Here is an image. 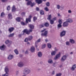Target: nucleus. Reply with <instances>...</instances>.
<instances>
[{
  "label": "nucleus",
  "mask_w": 76,
  "mask_h": 76,
  "mask_svg": "<svg viewBox=\"0 0 76 76\" xmlns=\"http://www.w3.org/2000/svg\"><path fill=\"white\" fill-rule=\"evenodd\" d=\"M31 73V70L30 69L26 68L23 70V75H28Z\"/></svg>",
  "instance_id": "f257e3e1"
},
{
  "label": "nucleus",
  "mask_w": 76,
  "mask_h": 76,
  "mask_svg": "<svg viewBox=\"0 0 76 76\" xmlns=\"http://www.w3.org/2000/svg\"><path fill=\"white\" fill-rule=\"evenodd\" d=\"M5 72H6V73L4 75H2V76H9V69L8 67L6 66L5 68Z\"/></svg>",
  "instance_id": "f03ea898"
},
{
  "label": "nucleus",
  "mask_w": 76,
  "mask_h": 76,
  "mask_svg": "<svg viewBox=\"0 0 76 76\" xmlns=\"http://www.w3.org/2000/svg\"><path fill=\"white\" fill-rule=\"evenodd\" d=\"M32 36H30L28 37V38H26L24 40L25 42H27L28 41H30L32 39Z\"/></svg>",
  "instance_id": "7ed1b4c3"
},
{
  "label": "nucleus",
  "mask_w": 76,
  "mask_h": 76,
  "mask_svg": "<svg viewBox=\"0 0 76 76\" xmlns=\"http://www.w3.org/2000/svg\"><path fill=\"white\" fill-rule=\"evenodd\" d=\"M66 35V31H63L60 33V36L61 37H64Z\"/></svg>",
  "instance_id": "20e7f679"
},
{
  "label": "nucleus",
  "mask_w": 76,
  "mask_h": 76,
  "mask_svg": "<svg viewBox=\"0 0 76 76\" xmlns=\"http://www.w3.org/2000/svg\"><path fill=\"white\" fill-rule=\"evenodd\" d=\"M67 58V56L66 55H64L61 58V61H64L66 60V58Z\"/></svg>",
  "instance_id": "39448f33"
},
{
  "label": "nucleus",
  "mask_w": 76,
  "mask_h": 76,
  "mask_svg": "<svg viewBox=\"0 0 76 76\" xmlns=\"http://www.w3.org/2000/svg\"><path fill=\"white\" fill-rule=\"evenodd\" d=\"M60 57V52L58 54L56 55V57L54 58V59L55 60H56L58 59Z\"/></svg>",
  "instance_id": "423d86ee"
},
{
  "label": "nucleus",
  "mask_w": 76,
  "mask_h": 76,
  "mask_svg": "<svg viewBox=\"0 0 76 76\" xmlns=\"http://www.w3.org/2000/svg\"><path fill=\"white\" fill-rule=\"evenodd\" d=\"M63 26L64 27H67L69 26V23L67 21L64 22L63 23Z\"/></svg>",
  "instance_id": "0eeeda50"
},
{
  "label": "nucleus",
  "mask_w": 76,
  "mask_h": 76,
  "mask_svg": "<svg viewBox=\"0 0 76 76\" xmlns=\"http://www.w3.org/2000/svg\"><path fill=\"white\" fill-rule=\"evenodd\" d=\"M41 41V39H39L35 42V46L36 48H37L38 47V42H39Z\"/></svg>",
  "instance_id": "6e6552de"
},
{
  "label": "nucleus",
  "mask_w": 76,
  "mask_h": 76,
  "mask_svg": "<svg viewBox=\"0 0 76 76\" xmlns=\"http://www.w3.org/2000/svg\"><path fill=\"white\" fill-rule=\"evenodd\" d=\"M47 34H48V31H45L44 33H42L41 34V36H45V37L47 36Z\"/></svg>",
  "instance_id": "1a4fd4ad"
},
{
  "label": "nucleus",
  "mask_w": 76,
  "mask_h": 76,
  "mask_svg": "<svg viewBox=\"0 0 76 76\" xmlns=\"http://www.w3.org/2000/svg\"><path fill=\"white\" fill-rule=\"evenodd\" d=\"M23 32V33H26V34H29V32L28 31V29H25L24 30Z\"/></svg>",
  "instance_id": "9d476101"
},
{
  "label": "nucleus",
  "mask_w": 76,
  "mask_h": 76,
  "mask_svg": "<svg viewBox=\"0 0 76 76\" xmlns=\"http://www.w3.org/2000/svg\"><path fill=\"white\" fill-rule=\"evenodd\" d=\"M69 42L72 44H75V41L73 39H69Z\"/></svg>",
  "instance_id": "9b49d317"
},
{
  "label": "nucleus",
  "mask_w": 76,
  "mask_h": 76,
  "mask_svg": "<svg viewBox=\"0 0 76 76\" xmlns=\"http://www.w3.org/2000/svg\"><path fill=\"white\" fill-rule=\"evenodd\" d=\"M23 63L22 62H20L18 64V66L20 67H23Z\"/></svg>",
  "instance_id": "f8f14e48"
},
{
  "label": "nucleus",
  "mask_w": 76,
  "mask_h": 76,
  "mask_svg": "<svg viewBox=\"0 0 76 76\" xmlns=\"http://www.w3.org/2000/svg\"><path fill=\"white\" fill-rule=\"evenodd\" d=\"M6 48V46L4 45H3L2 46H0V49L1 50H4Z\"/></svg>",
  "instance_id": "ddd939ff"
},
{
  "label": "nucleus",
  "mask_w": 76,
  "mask_h": 76,
  "mask_svg": "<svg viewBox=\"0 0 76 76\" xmlns=\"http://www.w3.org/2000/svg\"><path fill=\"white\" fill-rule=\"evenodd\" d=\"M66 20L68 23L69 22V23H72L73 22V20L72 19L69 18Z\"/></svg>",
  "instance_id": "4468645a"
},
{
  "label": "nucleus",
  "mask_w": 76,
  "mask_h": 76,
  "mask_svg": "<svg viewBox=\"0 0 76 76\" xmlns=\"http://www.w3.org/2000/svg\"><path fill=\"white\" fill-rule=\"evenodd\" d=\"M21 19H22V18L20 17H17L16 18V20L18 22H20Z\"/></svg>",
  "instance_id": "2eb2a0df"
},
{
  "label": "nucleus",
  "mask_w": 76,
  "mask_h": 76,
  "mask_svg": "<svg viewBox=\"0 0 76 76\" xmlns=\"http://www.w3.org/2000/svg\"><path fill=\"white\" fill-rule=\"evenodd\" d=\"M5 43L6 44H9H9H12V42H10V41H9V40H7L5 41Z\"/></svg>",
  "instance_id": "dca6fc26"
},
{
  "label": "nucleus",
  "mask_w": 76,
  "mask_h": 76,
  "mask_svg": "<svg viewBox=\"0 0 76 76\" xmlns=\"http://www.w3.org/2000/svg\"><path fill=\"white\" fill-rule=\"evenodd\" d=\"M14 29H15V28H14L11 27L9 28L8 31L10 32H12V31H13V30H14Z\"/></svg>",
  "instance_id": "f3484780"
},
{
  "label": "nucleus",
  "mask_w": 76,
  "mask_h": 76,
  "mask_svg": "<svg viewBox=\"0 0 76 76\" xmlns=\"http://www.w3.org/2000/svg\"><path fill=\"white\" fill-rule=\"evenodd\" d=\"M76 64H74L73 65L72 67L71 68V69L72 70V71H73L74 70H75V69H76Z\"/></svg>",
  "instance_id": "a211bd4d"
},
{
  "label": "nucleus",
  "mask_w": 76,
  "mask_h": 76,
  "mask_svg": "<svg viewBox=\"0 0 76 76\" xmlns=\"http://www.w3.org/2000/svg\"><path fill=\"white\" fill-rule=\"evenodd\" d=\"M36 1L38 4L42 3V0H36Z\"/></svg>",
  "instance_id": "6ab92c4d"
},
{
  "label": "nucleus",
  "mask_w": 76,
  "mask_h": 76,
  "mask_svg": "<svg viewBox=\"0 0 76 76\" xmlns=\"http://www.w3.org/2000/svg\"><path fill=\"white\" fill-rule=\"evenodd\" d=\"M28 26L31 29H33L34 28V26L32 24H28Z\"/></svg>",
  "instance_id": "aec40b11"
},
{
  "label": "nucleus",
  "mask_w": 76,
  "mask_h": 76,
  "mask_svg": "<svg viewBox=\"0 0 76 76\" xmlns=\"http://www.w3.org/2000/svg\"><path fill=\"white\" fill-rule=\"evenodd\" d=\"M30 50L32 53H34L35 51V48L34 47H32L31 48Z\"/></svg>",
  "instance_id": "412c9836"
},
{
  "label": "nucleus",
  "mask_w": 76,
  "mask_h": 76,
  "mask_svg": "<svg viewBox=\"0 0 76 76\" xmlns=\"http://www.w3.org/2000/svg\"><path fill=\"white\" fill-rule=\"evenodd\" d=\"M42 54V52H38V56L39 57H41Z\"/></svg>",
  "instance_id": "4be33fe9"
},
{
  "label": "nucleus",
  "mask_w": 76,
  "mask_h": 76,
  "mask_svg": "<svg viewBox=\"0 0 76 76\" xmlns=\"http://www.w3.org/2000/svg\"><path fill=\"white\" fill-rule=\"evenodd\" d=\"M13 58V56L10 55H9L8 57V60H11V59H12Z\"/></svg>",
  "instance_id": "5701e85b"
},
{
  "label": "nucleus",
  "mask_w": 76,
  "mask_h": 76,
  "mask_svg": "<svg viewBox=\"0 0 76 76\" xmlns=\"http://www.w3.org/2000/svg\"><path fill=\"white\" fill-rule=\"evenodd\" d=\"M48 63H50V64H53V61L52 59H49L48 60Z\"/></svg>",
  "instance_id": "b1692460"
},
{
  "label": "nucleus",
  "mask_w": 76,
  "mask_h": 76,
  "mask_svg": "<svg viewBox=\"0 0 76 76\" xmlns=\"http://www.w3.org/2000/svg\"><path fill=\"white\" fill-rule=\"evenodd\" d=\"M56 54V51H53L51 53V55L52 56H55Z\"/></svg>",
  "instance_id": "393cba45"
},
{
  "label": "nucleus",
  "mask_w": 76,
  "mask_h": 76,
  "mask_svg": "<svg viewBox=\"0 0 76 76\" xmlns=\"http://www.w3.org/2000/svg\"><path fill=\"white\" fill-rule=\"evenodd\" d=\"M28 22H30L31 21V18H28H28H26V23H28Z\"/></svg>",
  "instance_id": "a878e982"
},
{
  "label": "nucleus",
  "mask_w": 76,
  "mask_h": 76,
  "mask_svg": "<svg viewBox=\"0 0 76 76\" xmlns=\"http://www.w3.org/2000/svg\"><path fill=\"white\" fill-rule=\"evenodd\" d=\"M15 10L16 9L15 8V5H13L12 7V12H15Z\"/></svg>",
  "instance_id": "bb28decb"
},
{
  "label": "nucleus",
  "mask_w": 76,
  "mask_h": 76,
  "mask_svg": "<svg viewBox=\"0 0 76 76\" xmlns=\"http://www.w3.org/2000/svg\"><path fill=\"white\" fill-rule=\"evenodd\" d=\"M9 18L10 19H12V15L11 14H9L8 15Z\"/></svg>",
  "instance_id": "cd10ccee"
},
{
  "label": "nucleus",
  "mask_w": 76,
  "mask_h": 76,
  "mask_svg": "<svg viewBox=\"0 0 76 76\" xmlns=\"http://www.w3.org/2000/svg\"><path fill=\"white\" fill-rule=\"evenodd\" d=\"M40 13L41 14V15H44V12L43 10H41L40 11Z\"/></svg>",
  "instance_id": "c85d7f7f"
},
{
  "label": "nucleus",
  "mask_w": 76,
  "mask_h": 76,
  "mask_svg": "<svg viewBox=\"0 0 76 76\" xmlns=\"http://www.w3.org/2000/svg\"><path fill=\"white\" fill-rule=\"evenodd\" d=\"M14 35H15V34L14 33L10 34L8 35V37H13V36H14Z\"/></svg>",
  "instance_id": "c756f323"
},
{
  "label": "nucleus",
  "mask_w": 76,
  "mask_h": 76,
  "mask_svg": "<svg viewBox=\"0 0 76 76\" xmlns=\"http://www.w3.org/2000/svg\"><path fill=\"white\" fill-rule=\"evenodd\" d=\"M44 10L46 12H48V11H49V9L47 7H45V8H44Z\"/></svg>",
  "instance_id": "7c9ffc66"
},
{
  "label": "nucleus",
  "mask_w": 76,
  "mask_h": 76,
  "mask_svg": "<svg viewBox=\"0 0 76 76\" xmlns=\"http://www.w3.org/2000/svg\"><path fill=\"white\" fill-rule=\"evenodd\" d=\"M32 3V2L31 1H28L27 2V5L28 6H29V5H31V3Z\"/></svg>",
  "instance_id": "2f4dec72"
},
{
  "label": "nucleus",
  "mask_w": 76,
  "mask_h": 76,
  "mask_svg": "<svg viewBox=\"0 0 76 76\" xmlns=\"http://www.w3.org/2000/svg\"><path fill=\"white\" fill-rule=\"evenodd\" d=\"M51 15H49L48 19L49 20H51Z\"/></svg>",
  "instance_id": "473e14b6"
},
{
  "label": "nucleus",
  "mask_w": 76,
  "mask_h": 76,
  "mask_svg": "<svg viewBox=\"0 0 76 76\" xmlns=\"http://www.w3.org/2000/svg\"><path fill=\"white\" fill-rule=\"evenodd\" d=\"M44 25L46 27H48L49 26V24L47 23H45Z\"/></svg>",
  "instance_id": "72a5a7b5"
},
{
  "label": "nucleus",
  "mask_w": 76,
  "mask_h": 76,
  "mask_svg": "<svg viewBox=\"0 0 76 76\" xmlns=\"http://www.w3.org/2000/svg\"><path fill=\"white\" fill-rule=\"evenodd\" d=\"M48 46L49 48H51V45L50 43H48Z\"/></svg>",
  "instance_id": "f704fd0d"
},
{
  "label": "nucleus",
  "mask_w": 76,
  "mask_h": 76,
  "mask_svg": "<svg viewBox=\"0 0 76 76\" xmlns=\"http://www.w3.org/2000/svg\"><path fill=\"white\" fill-rule=\"evenodd\" d=\"M70 42H69V41H66V45H68V46H69V45H70Z\"/></svg>",
  "instance_id": "c9c22d12"
},
{
  "label": "nucleus",
  "mask_w": 76,
  "mask_h": 76,
  "mask_svg": "<svg viewBox=\"0 0 76 76\" xmlns=\"http://www.w3.org/2000/svg\"><path fill=\"white\" fill-rule=\"evenodd\" d=\"M50 20V23L51 25H53L54 23V21L52 20Z\"/></svg>",
  "instance_id": "e433bc0d"
},
{
  "label": "nucleus",
  "mask_w": 76,
  "mask_h": 76,
  "mask_svg": "<svg viewBox=\"0 0 76 76\" xmlns=\"http://www.w3.org/2000/svg\"><path fill=\"white\" fill-rule=\"evenodd\" d=\"M61 75L62 74L61 73H58L56 75V76H61Z\"/></svg>",
  "instance_id": "4c0bfd02"
},
{
  "label": "nucleus",
  "mask_w": 76,
  "mask_h": 76,
  "mask_svg": "<svg viewBox=\"0 0 76 76\" xmlns=\"http://www.w3.org/2000/svg\"><path fill=\"white\" fill-rule=\"evenodd\" d=\"M37 19V18L36 17H34L33 18V22H35V20H36Z\"/></svg>",
  "instance_id": "58836bf2"
},
{
  "label": "nucleus",
  "mask_w": 76,
  "mask_h": 76,
  "mask_svg": "<svg viewBox=\"0 0 76 76\" xmlns=\"http://www.w3.org/2000/svg\"><path fill=\"white\" fill-rule=\"evenodd\" d=\"M43 27H44V24H43L39 25V28H43Z\"/></svg>",
  "instance_id": "ea45409f"
},
{
  "label": "nucleus",
  "mask_w": 76,
  "mask_h": 76,
  "mask_svg": "<svg viewBox=\"0 0 76 76\" xmlns=\"http://www.w3.org/2000/svg\"><path fill=\"white\" fill-rule=\"evenodd\" d=\"M57 26L58 28H61V24H59Z\"/></svg>",
  "instance_id": "a19ab883"
},
{
  "label": "nucleus",
  "mask_w": 76,
  "mask_h": 76,
  "mask_svg": "<svg viewBox=\"0 0 76 76\" xmlns=\"http://www.w3.org/2000/svg\"><path fill=\"white\" fill-rule=\"evenodd\" d=\"M14 52L16 54H18V50L17 49H15L14 50Z\"/></svg>",
  "instance_id": "79ce46f5"
},
{
  "label": "nucleus",
  "mask_w": 76,
  "mask_h": 76,
  "mask_svg": "<svg viewBox=\"0 0 76 76\" xmlns=\"http://www.w3.org/2000/svg\"><path fill=\"white\" fill-rule=\"evenodd\" d=\"M60 5L58 4L57 5V8L58 9H60Z\"/></svg>",
  "instance_id": "37998d69"
},
{
  "label": "nucleus",
  "mask_w": 76,
  "mask_h": 76,
  "mask_svg": "<svg viewBox=\"0 0 76 76\" xmlns=\"http://www.w3.org/2000/svg\"><path fill=\"white\" fill-rule=\"evenodd\" d=\"M35 3L34 2L33 3H31V7H33V6H34V5H35Z\"/></svg>",
  "instance_id": "c03bdc74"
},
{
  "label": "nucleus",
  "mask_w": 76,
  "mask_h": 76,
  "mask_svg": "<svg viewBox=\"0 0 76 76\" xmlns=\"http://www.w3.org/2000/svg\"><path fill=\"white\" fill-rule=\"evenodd\" d=\"M46 47V45L45 44H44L42 46V48H44Z\"/></svg>",
  "instance_id": "a18cd8bd"
},
{
  "label": "nucleus",
  "mask_w": 76,
  "mask_h": 76,
  "mask_svg": "<svg viewBox=\"0 0 76 76\" xmlns=\"http://www.w3.org/2000/svg\"><path fill=\"white\" fill-rule=\"evenodd\" d=\"M24 34V33H23V34H20L18 35V37H21Z\"/></svg>",
  "instance_id": "49530a36"
},
{
  "label": "nucleus",
  "mask_w": 76,
  "mask_h": 76,
  "mask_svg": "<svg viewBox=\"0 0 76 76\" xmlns=\"http://www.w3.org/2000/svg\"><path fill=\"white\" fill-rule=\"evenodd\" d=\"M46 6H48V7H49V6H50V3H49V2H47L46 4Z\"/></svg>",
  "instance_id": "de8ad7c7"
},
{
  "label": "nucleus",
  "mask_w": 76,
  "mask_h": 76,
  "mask_svg": "<svg viewBox=\"0 0 76 76\" xmlns=\"http://www.w3.org/2000/svg\"><path fill=\"white\" fill-rule=\"evenodd\" d=\"M4 16V12H2L1 15V16L3 17Z\"/></svg>",
  "instance_id": "09e8293b"
},
{
  "label": "nucleus",
  "mask_w": 76,
  "mask_h": 76,
  "mask_svg": "<svg viewBox=\"0 0 76 76\" xmlns=\"http://www.w3.org/2000/svg\"><path fill=\"white\" fill-rule=\"evenodd\" d=\"M10 6H9L7 8V10H10Z\"/></svg>",
  "instance_id": "8fccbe9b"
},
{
  "label": "nucleus",
  "mask_w": 76,
  "mask_h": 76,
  "mask_svg": "<svg viewBox=\"0 0 76 76\" xmlns=\"http://www.w3.org/2000/svg\"><path fill=\"white\" fill-rule=\"evenodd\" d=\"M58 22L59 24H61L62 23V22L61 21V20H58Z\"/></svg>",
  "instance_id": "3c124183"
},
{
  "label": "nucleus",
  "mask_w": 76,
  "mask_h": 76,
  "mask_svg": "<svg viewBox=\"0 0 76 76\" xmlns=\"http://www.w3.org/2000/svg\"><path fill=\"white\" fill-rule=\"evenodd\" d=\"M21 25H25V23L23 22H21Z\"/></svg>",
  "instance_id": "603ef678"
},
{
  "label": "nucleus",
  "mask_w": 76,
  "mask_h": 76,
  "mask_svg": "<svg viewBox=\"0 0 76 76\" xmlns=\"http://www.w3.org/2000/svg\"><path fill=\"white\" fill-rule=\"evenodd\" d=\"M56 19H57V18H56V17H54L53 19V21L56 20Z\"/></svg>",
  "instance_id": "864d4df0"
},
{
  "label": "nucleus",
  "mask_w": 76,
  "mask_h": 76,
  "mask_svg": "<svg viewBox=\"0 0 76 76\" xmlns=\"http://www.w3.org/2000/svg\"><path fill=\"white\" fill-rule=\"evenodd\" d=\"M2 2H6V1H7V0H1Z\"/></svg>",
  "instance_id": "5fc2aeb1"
},
{
  "label": "nucleus",
  "mask_w": 76,
  "mask_h": 76,
  "mask_svg": "<svg viewBox=\"0 0 76 76\" xmlns=\"http://www.w3.org/2000/svg\"><path fill=\"white\" fill-rule=\"evenodd\" d=\"M68 13H72V11H71V10H68Z\"/></svg>",
  "instance_id": "6e6d98bb"
},
{
  "label": "nucleus",
  "mask_w": 76,
  "mask_h": 76,
  "mask_svg": "<svg viewBox=\"0 0 76 76\" xmlns=\"http://www.w3.org/2000/svg\"><path fill=\"white\" fill-rule=\"evenodd\" d=\"M32 29H30L29 31H28L29 32V34H30V32H32Z\"/></svg>",
  "instance_id": "4d7b16f0"
},
{
  "label": "nucleus",
  "mask_w": 76,
  "mask_h": 76,
  "mask_svg": "<svg viewBox=\"0 0 76 76\" xmlns=\"http://www.w3.org/2000/svg\"><path fill=\"white\" fill-rule=\"evenodd\" d=\"M16 74L17 75H18V74H19V71H17L16 72Z\"/></svg>",
  "instance_id": "13d9d810"
},
{
  "label": "nucleus",
  "mask_w": 76,
  "mask_h": 76,
  "mask_svg": "<svg viewBox=\"0 0 76 76\" xmlns=\"http://www.w3.org/2000/svg\"><path fill=\"white\" fill-rule=\"evenodd\" d=\"M36 9L37 11H39V9L38 7H36Z\"/></svg>",
  "instance_id": "bf43d9fd"
},
{
  "label": "nucleus",
  "mask_w": 76,
  "mask_h": 76,
  "mask_svg": "<svg viewBox=\"0 0 76 76\" xmlns=\"http://www.w3.org/2000/svg\"><path fill=\"white\" fill-rule=\"evenodd\" d=\"M52 75H54L55 74V72H54V71H53L52 73Z\"/></svg>",
  "instance_id": "052dcab7"
},
{
  "label": "nucleus",
  "mask_w": 76,
  "mask_h": 76,
  "mask_svg": "<svg viewBox=\"0 0 76 76\" xmlns=\"http://www.w3.org/2000/svg\"><path fill=\"white\" fill-rule=\"evenodd\" d=\"M61 10H63L64 9V7H61Z\"/></svg>",
  "instance_id": "680f3d73"
},
{
  "label": "nucleus",
  "mask_w": 76,
  "mask_h": 76,
  "mask_svg": "<svg viewBox=\"0 0 76 76\" xmlns=\"http://www.w3.org/2000/svg\"><path fill=\"white\" fill-rule=\"evenodd\" d=\"M45 40L46 42H48V39H45Z\"/></svg>",
  "instance_id": "e2e57ef3"
},
{
  "label": "nucleus",
  "mask_w": 76,
  "mask_h": 76,
  "mask_svg": "<svg viewBox=\"0 0 76 76\" xmlns=\"http://www.w3.org/2000/svg\"><path fill=\"white\" fill-rule=\"evenodd\" d=\"M25 53H26V54H28V50H26V51Z\"/></svg>",
  "instance_id": "0e129e2a"
},
{
  "label": "nucleus",
  "mask_w": 76,
  "mask_h": 76,
  "mask_svg": "<svg viewBox=\"0 0 76 76\" xmlns=\"http://www.w3.org/2000/svg\"><path fill=\"white\" fill-rule=\"evenodd\" d=\"M21 14L22 15H25V12H23Z\"/></svg>",
  "instance_id": "69168bd1"
},
{
  "label": "nucleus",
  "mask_w": 76,
  "mask_h": 76,
  "mask_svg": "<svg viewBox=\"0 0 76 76\" xmlns=\"http://www.w3.org/2000/svg\"><path fill=\"white\" fill-rule=\"evenodd\" d=\"M10 45H11V44H8L7 45L8 47H10Z\"/></svg>",
  "instance_id": "338daca9"
},
{
  "label": "nucleus",
  "mask_w": 76,
  "mask_h": 76,
  "mask_svg": "<svg viewBox=\"0 0 76 76\" xmlns=\"http://www.w3.org/2000/svg\"><path fill=\"white\" fill-rule=\"evenodd\" d=\"M58 16H61V15H60V14H59V13H58Z\"/></svg>",
  "instance_id": "774afa93"
}]
</instances>
